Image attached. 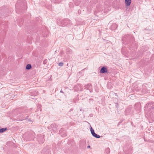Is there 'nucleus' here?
<instances>
[{"label": "nucleus", "instance_id": "obj_1", "mask_svg": "<svg viewBox=\"0 0 154 154\" xmlns=\"http://www.w3.org/2000/svg\"><path fill=\"white\" fill-rule=\"evenodd\" d=\"M70 21L68 19H65L62 20L60 23V26H67L68 27L70 25Z\"/></svg>", "mask_w": 154, "mask_h": 154}, {"label": "nucleus", "instance_id": "obj_2", "mask_svg": "<svg viewBox=\"0 0 154 154\" xmlns=\"http://www.w3.org/2000/svg\"><path fill=\"white\" fill-rule=\"evenodd\" d=\"M73 89L75 91H81L83 90V88L80 84H77L75 85Z\"/></svg>", "mask_w": 154, "mask_h": 154}, {"label": "nucleus", "instance_id": "obj_3", "mask_svg": "<svg viewBox=\"0 0 154 154\" xmlns=\"http://www.w3.org/2000/svg\"><path fill=\"white\" fill-rule=\"evenodd\" d=\"M50 147L48 146L44 148L42 151V154H50Z\"/></svg>", "mask_w": 154, "mask_h": 154}, {"label": "nucleus", "instance_id": "obj_4", "mask_svg": "<svg viewBox=\"0 0 154 154\" xmlns=\"http://www.w3.org/2000/svg\"><path fill=\"white\" fill-rule=\"evenodd\" d=\"M149 104L148 103L146 104V106L147 108H148L149 110V112L152 114H153V112H154V105L151 104V106H149Z\"/></svg>", "mask_w": 154, "mask_h": 154}, {"label": "nucleus", "instance_id": "obj_5", "mask_svg": "<svg viewBox=\"0 0 154 154\" xmlns=\"http://www.w3.org/2000/svg\"><path fill=\"white\" fill-rule=\"evenodd\" d=\"M37 140L40 143H43L44 141L43 136L41 135H39L38 136Z\"/></svg>", "mask_w": 154, "mask_h": 154}, {"label": "nucleus", "instance_id": "obj_6", "mask_svg": "<svg viewBox=\"0 0 154 154\" xmlns=\"http://www.w3.org/2000/svg\"><path fill=\"white\" fill-rule=\"evenodd\" d=\"M107 68L105 66H103L101 68L100 72L101 73H104L107 72Z\"/></svg>", "mask_w": 154, "mask_h": 154}, {"label": "nucleus", "instance_id": "obj_7", "mask_svg": "<svg viewBox=\"0 0 154 154\" xmlns=\"http://www.w3.org/2000/svg\"><path fill=\"white\" fill-rule=\"evenodd\" d=\"M56 125L55 124H53L51 125L50 127H48V129H50L51 128H52V130H54V128H56Z\"/></svg>", "mask_w": 154, "mask_h": 154}, {"label": "nucleus", "instance_id": "obj_8", "mask_svg": "<svg viewBox=\"0 0 154 154\" xmlns=\"http://www.w3.org/2000/svg\"><path fill=\"white\" fill-rule=\"evenodd\" d=\"M85 89L87 90H90L92 88L91 85L90 84H88L85 86Z\"/></svg>", "mask_w": 154, "mask_h": 154}, {"label": "nucleus", "instance_id": "obj_9", "mask_svg": "<svg viewBox=\"0 0 154 154\" xmlns=\"http://www.w3.org/2000/svg\"><path fill=\"white\" fill-rule=\"evenodd\" d=\"M117 25L116 23L112 24L111 26V28L112 30H114L117 29Z\"/></svg>", "mask_w": 154, "mask_h": 154}, {"label": "nucleus", "instance_id": "obj_10", "mask_svg": "<svg viewBox=\"0 0 154 154\" xmlns=\"http://www.w3.org/2000/svg\"><path fill=\"white\" fill-rule=\"evenodd\" d=\"M125 5L127 6H129L131 3V0H125Z\"/></svg>", "mask_w": 154, "mask_h": 154}, {"label": "nucleus", "instance_id": "obj_11", "mask_svg": "<svg viewBox=\"0 0 154 154\" xmlns=\"http://www.w3.org/2000/svg\"><path fill=\"white\" fill-rule=\"evenodd\" d=\"M60 134L61 135V136L62 137H66V134L65 132H64V134H63L62 133V130H60L59 131Z\"/></svg>", "mask_w": 154, "mask_h": 154}, {"label": "nucleus", "instance_id": "obj_12", "mask_svg": "<svg viewBox=\"0 0 154 154\" xmlns=\"http://www.w3.org/2000/svg\"><path fill=\"white\" fill-rule=\"evenodd\" d=\"M32 68L31 65L30 64H28L26 66V69L29 70L31 69Z\"/></svg>", "mask_w": 154, "mask_h": 154}, {"label": "nucleus", "instance_id": "obj_13", "mask_svg": "<svg viewBox=\"0 0 154 154\" xmlns=\"http://www.w3.org/2000/svg\"><path fill=\"white\" fill-rule=\"evenodd\" d=\"M107 87L108 88L111 89L112 87V84L110 82L108 83L107 84Z\"/></svg>", "mask_w": 154, "mask_h": 154}, {"label": "nucleus", "instance_id": "obj_14", "mask_svg": "<svg viewBox=\"0 0 154 154\" xmlns=\"http://www.w3.org/2000/svg\"><path fill=\"white\" fill-rule=\"evenodd\" d=\"M92 135L94 137L97 138H99L100 137V135H97L95 133Z\"/></svg>", "mask_w": 154, "mask_h": 154}, {"label": "nucleus", "instance_id": "obj_15", "mask_svg": "<svg viewBox=\"0 0 154 154\" xmlns=\"http://www.w3.org/2000/svg\"><path fill=\"white\" fill-rule=\"evenodd\" d=\"M7 130V128H2L0 129V133H3Z\"/></svg>", "mask_w": 154, "mask_h": 154}, {"label": "nucleus", "instance_id": "obj_16", "mask_svg": "<svg viewBox=\"0 0 154 154\" xmlns=\"http://www.w3.org/2000/svg\"><path fill=\"white\" fill-rule=\"evenodd\" d=\"M90 131L92 135H93L95 133L94 130L91 127Z\"/></svg>", "mask_w": 154, "mask_h": 154}, {"label": "nucleus", "instance_id": "obj_17", "mask_svg": "<svg viewBox=\"0 0 154 154\" xmlns=\"http://www.w3.org/2000/svg\"><path fill=\"white\" fill-rule=\"evenodd\" d=\"M105 151L106 152L107 154H109L110 152V149L109 148L106 149Z\"/></svg>", "mask_w": 154, "mask_h": 154}, {"label": "nucleus", "instance_id": "obj_18", "mask_svg": "<svg viewBox=\"0 0 154 154\" xmlns=\"http://www.w3.org/2000/svg\"><path fill=\"white\" fill-rule=\"evenodd\" d=\"M66 52H67V53H69V54H71L72 53V50L70 49H68L67 50Z\"/></svg>", "mask_w": 154, "mask_h": 154}, {"label": "nucleus", "instance_id": "obj_19", "mask_svg": "<svg viewBox=\"0 0 154 154\" xmlns=\"http://www.w3.org/2000/svg\"><path fill=\"white\" fill-rule=\"evenodd\" d=\"M41 107V106L40 105H38L37 106V109L38 110H40V111L41 110L40 109V108Z\"/></svg>", "mask_w": 154, "mask_h": 154}, {"label": "nucleus", "instance_id": "obj_20", "mask_svg": "<svg viewBox=\"0 0 154 154\" xmlns=\"http://www.w3.org/2000/svg\"><path fill=\"white\" fill-rule=\"evenodd\" d=\"M63 64L62 62L60 63H59V66H63Z\"/></svg>", "mask_w": 154, "mask_h": 154}, {"label": "nucleus", "instance_id": "obj_21", "mask_svg": "<svg viewBox=\"0 0 154 154\" xmlns=\"http://www.w3.org/2000/svg\"><path fill=\"white\" fill-rule=\"evenodd\" d=\"M61 0H56L57 3H59L61 2Z\"/></svg>", "mask_w": 154, "mask_h": 154}, {"label": "nucleus", "instance_id": "obj_22", "mask_svg": "<svg viewBox=\"0 0 154 154\" xmlns=\"http://www.w3.org/2000/svg\"><path fill=\"white\" fill-rule=\"evenodd\" d=\"M126 153H128V154H130L131 153L128 152H126L125 153V154Z\"/></svg>", "mask_w": 154, "mask_h": 154}, {"label": "nucleus", "instance_id": "obj_23", "mask_svg": "<svg viewBox=\"0 0 154 154\" xmlns=\"http://www.w3.org/2000/svg\"><path fill=\"white\" fill-rule=\"evenodd\" d=\"M60 93H63V94H64V92L63 91H62V90H60Z\"/></svg>", "mask_w": 154, "mask_h": 154}, {"label": "nucleus", "instance_id": "obj_24", "mask_svg": "<svg viewBox=\"0 0 154 154\" xmlns=\"http://www.w3.org/2000/svg\"><path fill=\"white\" fill-rule=\"evenodd\" d=\"M90 146H87V148H90Z\"/></svg>", "mask_w": 154, "mask_h": 154}, {"label": "nucleus", "instance_id": "obj_25", "mask_svg": "<svg viewBox=\"0 0 154 154\" xmlns=\"http://www.w3.org/2000/svg\"><path fill=\"white\" fill-rule=\"evenodd\" d=\"M46 61V60H45L44 61V62H43V63H44V64H45V61Z\"/></svg>", "mask_w": 154, "mask_h": 154}, {"label": "nucleus", "instance_id": "obj_26", "mask_svg": "<svg viewBox=\"0 0 154 154\" xmlns=\"http://www.w3.org/2000/svg\"><path fill=\"white\" fill-rule=\"evenodd\" d=\"M80 110L81 111L82 110V109H81Z\"/></svg>", "mask_w": 154, "mask_h": 154}, {"label": "nucleus", "instance_id": "obj_27", "mask_svg": "<svg viewBox=\"0 0 154 154\" xmlns=\"http://www.w3.org/2000/svg\"><path fill=\"white\" fill-rule=\"evenodd\" d=\"M122 51H123V49H122Z\"/></svg>", "mask_w": 154, "mask_h": 154}]
</instances>
